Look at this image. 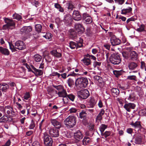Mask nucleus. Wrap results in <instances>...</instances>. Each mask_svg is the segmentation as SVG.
<instances>
[{
    "label": "nucleus",
    "mask_w": 146,
    "mask_h": 146,
    "mask_svg": "<svg viewBox=\"0 0 146 146\" xmlns=\"http://www.w3.org/2000/svg\"><path fill=\"white\" fill-rule=\"evenodd\" d=\"M2 111L5 114L6 117H14L16 115V113L15 111L13 108L10 106H5L3 107Z\"/></svg>",
    "instance_id": "1"
},
{
    "label": "nucleus",
    "mask_w": 146,
    "mask_h": 146,
    "mask_svg": "<svg viewBox=\"0 0 146 146\" xmlns=\"http://www.w3.org/2000/svg\"><path fill=\"white\" fill-rule=\"evenodd\" d=\"M88 83L87 78L83 77L78 78L75 82L76 86L80 88L86 87Z\"/></svg>",
    "instance_id": "2"
},
{
    "label": "nucleus",
    "mask_w": 146,
    "mask_h": 146,
    "mask_svg": "<svg viewBox=\"0 0 146 146\" xmlns=\"http://www.w3.org/2000/svg\"><path fill=\"white\" fill-rule=\"evenodd\" d=\"M64 123L66 127L71 128L74 127L76 124L75 118L74 116H69L64 120Z\"/></svg>",
    "instance_id": "3"
},
{
    "label": "nucleus",
    "mask_w": 146,
    "mask_h": 146,
    "mask_svg": "<svg viewBox=\"0 0 146 146\" xmlns=\"http://www.w3.org/2000/svg\"><path fill=\"white\" fill-rule=\"evenodd\" d=\"M4 21L6 23L3 26L4 29H13L15 27V23L12 19L5 18Z\"/></svg>",
    "instance_id": "4"
},
{
    "label": "nucleus",
    "mask_w": 146,
    "mask_h": 146,
    "mask_svg": "<svg viewBox=\"0 0 146 146\" xmlns=\"http://www.w3.org/2000/svg\"><path fill=\"white\" fill-rule=\"evenodd\" d=\"M110 60L111 63L114 64H118L121 62L120 56L117 54H113L110 56Z\"/></svg>",
    "instance_id": "5"
},
{
    "label": "nucleus",
    "mask_w": 146,
    "mask_h": 146,
    "mask_svg": "<svg viewBox=\"0 0 146 146\" xmlns=\"http://www.w3.org/2000/svg\"><path fill=\"white\" fill-rule=\"evenodd\" d=\"M44 144L47 146H52V144L53 141L52 139L47 134L45 133H44L43 136Z\"/></svg>",
    "instance_id": "6"
},
{
    "label": "nucleus",
    "mask_w": 146,
    "mask_h": 146,
    "mask_svg": "<svg viewBox=\"0 0 146 146\" xmlns=\"http://www.w3.org/2000/svg\"><path fill=\"white\" fill-rule=\"evenodd\" d=\"M49 133L52 137H56L59 136V130L58 129L54 127H48Z\"/></svg>",
    "instance_id": "7"
},
{
    "label": "nucleus",
    "mask_w": 146,
    "mask_h": 146,
    "mask_svg": "<svg viewBox=\"0 0 146 146\" xmlns=\"http://www.w3.org/2000/svg\"><path fill=\"white\" fill-rule=\"evenodd\" d=\"M89 95L88 91L85 89L79 91L78 92V97L83 99H86L87 98Z\"/></svg>",
    "instance_id": "8"
},
{
    "label": "nucleus",
    "mask_w": 146,
    "mask_h": 146,
    "mask_svg": "<svg viewBox=\"0 0 146 146\" xmlns=\"http://www.w3.org/2000/svg\"><path fill=\"white\" fill-rule=\"evenodd\" d=\"M15 48L19 50H22L26 48V45L23 41L21 40L17 41L15 43Z\"/></svg>",
    "instance_id": "9"
},
{
    "label": "nucleus",
    "mask_w": 146,
    "mask_h": 146,
    "mask_svg": "<svg viewBox=\"0 0 146 146\" xmlns=\"http://www.w3.org/2000/svg\"><path fill=\"white\" fill-rule=\"evenodd\" d=\"M82 18L83 20L88 24L90 23L92 21V19L90 15L86 13H83Z\"/></svg>",
    "instance_id": "10"
},
{
    "label": "nucleus",
    "mask_w": 146,
    "mask_h": 146,
    "mask_svg": "<svg viewBox=\"0 0 146 146\" xmlns=\"http://www.w3.org/2000/svg\"><path fill=\"white\" fill-rule=\"evenodd\" d=\"M136 105L133 103H128L125 104L124 106V108L128 112H130L131 109H134L136 107Z\"/></svg>",
    "instance_id": "11"
},
{
    "label": "nucleus",
    "mask_w": 146,
    "mask_h": 146,
    "mask_svg": "<svg viewBox=\"0 0 146 146\" xmlns=\"http://www.w3.org/2000/svg\"><path fill=\"white\" fill-rule=\"evenodd\" d=\"M56 93L58 94V97L63 98V100L64 101V102H65L64 101V100L66 99V98L67 93L66 90L64 89V88H63L61 91H60L57 92V91H56Z\"/></svg>",
    "instance_id": "12"
},
{
    "label": "nucleus",
    "mask_w": 146,
    "mask_h": 146,
    "mask_svg": "<svg viewBox=\"0 0 146 146\" xmlns=\"http://www.w3.org/2000/svg\"><path fill=\"white\" fill-rule=\"evenodd\" d=\"M110 41L112 45L113 46L119 44L121 42L120 40L116 38L115 35L111 37Z\"/></svg>",
    "instance_id": "13"
},
{
    "label": "nucleus",
    "mask_w": 146,
    "mask_h": 146,
    "mask_svg": "<svg viewBox=\"0 0 146 146\" xmlns=\"http://www.w3.org/2000/svg\"><path fill=\"white\" fill-rule=\"evenodd\" d=\"M72 17L73 19L76 21H79L82 19L81 15L78 11H74L72 14Z\"/></svg>",
    "instance_id": "14"
},
{
    "label": "nucleus",
    "mask_w": 146,
    "mask_h": 146,
    "mask_svg": "<svg viewBox=\"0 0 146 146\" xmlns=\"http://www.w3.org/2000/svg\"><path fill=\"white\" fill-rule=\"evenodd\" d=\"M130 59L133 61L137 60L138 58V53L135 51L130 50Z\"/></svg>",
    "instance_id": "15"
},
{
    "label": "nucleus",
    "mask_w": 146,
    "mask_h": 146,
    "mask_svg": "<svg viewBox=\"0 0 146 146\" xmlns=\"http://www.w3.org/2000/svg\"><path fill=\"white\" fill-rule=\"evenodd\" d=\"M52 124L55 127V128L59 129L61 127L60 122L57 121L56 119H52L51 120Z\"/></svg>",
    "instance_id": "16"
},
{
    "label": "nucleus",
    "mask_w": 146,
    "mask_h": 146,
    "mask_svg": "<svg viewBox=\"0 0 146 146\" xmlns=\"http://www.w3.org/2000/svg\"><path fill=\"white\" fill-rule=\"evenodd\" d=\"M9 85L7 83L4 82H2L0 83V90L2 92H6L9 89Z\"/></svg>",
    "instance_id": "17"
},
{
    "label": "nucleus",
    "mask_w": 146,
    "mask_h": 146,
    "mask_svg": "<svg viewBox=\"0 0 146 146\" xmlns=\"http://www.w3.org/2000/svg\"><path fill=\"white\" fill-rule=\"evenodd\" d=\"M136 95L134 93H132L129 94V96L126 97L125 99V102H127L126 100H128L129 102H133L135 100Z\"/></svg>",
    "instance_id": "18"
},
{
    "label": "nucleus",
    "mask_w": 146,
    "mask_h": 146,
    "mask_svg": "<svg viewBox=\"0 0 146 146\" xmlns=\"http://www.w3.org/2000/svg\"><path fill=\"white\" fill-rule=\"evenodd\" d=\"M88 103V106L89 108H93L96 104V102L94 97H90Z\"/></svg>",
    "instance_id": "19"
},
{
    "label": "nucleus",
    "mask_w": 146,
    "mask_h": 146,
    "mask_svg": "<svg viewBox=\"0 0 146 146\" xmlns=\"http://www.w3.org/2000/svg\"><path fill=\"white\" fill-rule=\"evenodd\" d=\"M137 66V64L134 62H132L129 63L128 64V67L129 69L130 70H135Z\"/></svg>",
    "instance_id": "20"
},
{
    "label": "nucleus",
    "mask_w": 146,
    "mask_h": 146,
    "mask_svg": "<svg viewBox=\"0 0 146 146\" xmlns=\"http://www.w3.org/2000/svg\"><path fill=\"white\" fill-rule=\"evenodd\" d=\"M32 28L31 26H24L21 29V31L23 33H27L31 32Z\"/></svg>",
    "instance_id": "21"
},
{
    "label": "nucleus",
    "mask_w": 146,
    "mask_h": 146,
    "mask_svg": "<svg viewBox=\"0 0 146 146\" xmlns=\"http://www.w3.org/2000/svg\"><path fill=\"white\" fill-rule=\"evenodd\" d=\"M74 137L77 140L82 139L83 137V135L79 130L76 131L74 134Z\"/></svg>",
    "instance_id": "22"
},
{
    "label": "nucleus",
    "mask_w": 146,
    "mask_h": 146,
    "mask_svg": "<svg viewBox=\"0 0 146 146\" xmlns=\"http://www.w3.org/2000/svg\"><path fill=\"white\" fill-rule=\"evenodd\" d=\"M0 52L5 56H8L10 54V52L9 50L2 46H0Z\"/></svg>",
    "instance_id": "23"
},
{
    "label": "nucleus",
    "mask_w": 146,
    "mask_h": 146,
    "mask_svg": "<svg viewBox=\"0 0 146 146\" xmlns=\"http://www.w3.org/2000/svg\"><path fill=\"white\" fill-rule=\"evenodd\" d=\"M81 61L83 62L84 65L88 66L91 64L92 62L89 57H84Z\"/></svg>",
    "instance_id": "24"
},
{
    "label": "nucleus",
    "mask_w": 146,
    "mask_h": 146,
    "mask_svg": "<svg viewBox=\"0 0 146 146\" xmlns=\"http://www.w3.org/2000/svg\"><path fill=\"white\" fill-rule=\"evenodd\" d=\"M132 8L130 7H129L127 8L122 9L121 11V14L126 15L127 13H131Z\"/></svg>",
    "instance_id": "25"
},
{
    "label": "nucleus",
    "mask_w": 146,
    "mask_h": 146,
    "mask_svg": "<svg viewBox=\"0 0 146 146\" xmlns=\"http://www.w3.org/2000/svg\"><path fill=\"white\" fill-rule=\"evenodd\" d=\"M131 125L135 129H140L142 127L140 122L139 121H136L134 123L131 124Z\"/></svg>",
    "instance_id": "26"
},
{
    "label": "nucleus",
    "mask_w": 146,
    "mask_h": 146,
    "mask_svg": "<svg viewBox=\"0 0 146 146\" xmlns=\"http://www.w3.org/2000/svg\"><path fill=\"white\" fill-rule=\"evenodd\" d=\"M105 111L103 109L101 110L100 113L98 114L96 117V121H101L102 119V116L104 114Z\"/></svg>",
    "instance_id": "27"
},
{
    "label": "nucleus",
    "mask_w": 146,
    "mask_h": 146,
    "mask_svg": "<svg viewBox=\"0 0 146 146\" xmlns=\"http://www.w3.org/2000/svg\"><path fill=\"white\" fill-rule=\"evenodd\" d=\"M112 95L114 97H117L119 94V91L117 88H112L111 90Z\"/></svg>",
    "instance_id": "28"
},
{
    "label": "nucleus",
    "mask_w": 146,
    "mask_h": 146,
    "mask_svg": "<svg viewBox=\"0 0 146 146\" xmlns=\"http://www.w3.org/2000/svg\"><path fill=\"white\" fill-rule=\"evenodd\" d=\"M82 142L84 145H89L91 143V140L90 137L86 136L84 138Z\"/></svg>",
    "instance_id": "29"
},
{
    "label": "nucleus",
    "mask_w": 146,
    "mask_h": 146,
    "mask_svg": "<svg viewBox=\"0 0 146 146\" xmlns=\"http://www.w3.org/2000/svg\"><path fill=\"white\" fill-rule=\"evenodd\" d=\"M52 86L57 90V91H58V92L61 91L64 88V86L62 85H57L53 84Z\"/></svg>",
    "instance_id": "30"
},
{
    "label": "nucleus",
    "mask_w": 146,
    "mask_h": 146,
    "mask_svg": "<svg viewBox=\"0 0 146 146\" xmlns=\"http://www.w3.org/2000/svg\"><path fill=\"white\" fill-rule=\"evenodd\" d=\"M77 43V47L80 48L82 46V44L83 43V40L80 37L78 38H77L76 41Z\"/></svg>",
    "instance_id": "31"
},
{
    "label": "nucleus",
    "mask_w": 146,
    "mask_h": 146,
    "mask_svg": "<svg viewBox=\"0 0 146 146\" xmlns=\"http://www.w3.org/2000/svg\"><path fill=\"white\" fill-rule=\"evenodd\" d=\"M108 127V125L104 124H102L99 127V130L101 134Z\"/></svg>",
    "instance_id": "32"
},
{
    "label": "nucleus",
    "mask_w": 146,
    "mask_h": 146,
    "mask_svg": "<svg viewBox=\"0 0 146 146\" xmlns=\"http://www.w3.org/2000/svg\"><path fill=\"white\" fill-rule=\"evenodd\" d=\"M32 73L36 76H41L43 74V71L41 70L36 69L35 71H33Z\"/></svg>",
    "instance_id": "33"
},
{
    "label": "nucleus",
    "mask_w": 146,
    "mask_h": 146,
    "mask_svg": "<svg viewBox=\"0 0 146 146\" xmlns=\"http://www.w3.org/2000/svg\"><path fill=\"white\" fill-rule=\"evenodd\" d=\"M111 133V131H106L104 133L103 132L101 134V136H102V137L103 138H106L107 137L110 136Z\"/></svg>",
    "instance_id": "34"
},
{
    "label": "nucleus",
    "mask_w": 146,
    "mask_h": 146,
    "mask_svg": "<svg viewBox=\"0 0 146 146\" xmlns=\"http://www.w3.org/2000/svg\"><path fill=\"white\" fill-rule=\"evenodd\" d=\"M75 28L77 30H82V29H83L84 30H85V29L83 26L80 23H78L75 24Z\"/></svg>",
    "instance_id": "35"
},
{
    "label": "nucleus",
    "mask_w": 146,
    "mask_h": 146,
    "mask_svg": "<svg viewBox=\"0 0 146 146\" xmlns=\"http://www.w3.org/2000/svg\"><path fill=\"white\" fill-rule=\"evenodd\" d=\"M34 59L36 62H40L42 59V57L39 54H35L34 56Z\"/></svg>",
    "instance_id": "36"
},
{
    "label": "nucleus",
    "mask_w": 146,
    "mask_h": 146,
    "mask_svg": "<svg viewBox=\"0 0 146 146\" xmlns=\"http://www.w3.org/2000/svg\"><path fill=\"white\" fill-rule=\"evenodd\" d=\"M87 115V113L86 111L84 110L82 111L81 112H80L79 114V117L80 119H84Z\"/></svg>",
    "instance_id": "37"
},
{
    "label": "nucleus",
    "mask_w": 146,
    "mask_h": 146,
    "mask_svg": "<svg viewBox=\"0 0 146 146\" xmlns=\"http://www.w3.org/2000/svg\"><path fill=\"white\" fill-rule=\"evenodd\" d=\"M67 83L69 87H71L74 85V81L71 78H69L67 80Z\"/></svg>",
    "instance_id": "38"
},
{
    "label": "nucleus",
    "mask_w": 146,
    "mask_h": 146,
    "mask_svg": "<svg viewBox=\"0 0 146 146\" xmlns=\"http://www.w3.org/2000/svg\"><path fill=\"white\" fill-rule=\"evenodd\" d=\"M113 74L117 77H118L119 76L121 75L123 73L122 71L121 70H114L113 71Z\"/></svg>",
    "instance_id": "39"
},
{
    "label": "nucleus",
    "mask_w": 146,
    "mask_h": 146,
    "mask_svg": "<svg viewBox=\"0 0 146 146\" xmlns=\"http://www.w3.org/2000/svg\"><path fill=\"white\" fill-rule=\"evenodd\" d=\"M69 46L72 49H74L75 48H79L77 47V44L73 41H71L69 43Z\"/></svg>",
    "instance_id": "40"
},
{
    "label": "nucleus",
    "mask_w": 146,
    "mask_h": 146,
    "mask_svg": "<svg viewBox=\"0 0 146 146\" xmlns=\"http://www.w3.org/2000/svg\"><path fill=\"white\" fill-rule=\"evenodd\" d=\"M8 43L9 46V49L11 50V51L12 52H14L16 51L17 50L16 49V48H15V46H14L11 43L9 42Z\"/></svg>",
    "instance_id": "41"
},
{
    "label": "nucleus",
    "mask_w": 146,
    "mask_h": 146,
    "mask_svg": "<svg viewBox=\"0 0 146 146\" xmlns=\"http://www.w3.org/2000/svg\"><path fill=\"white\" fill-rule=\"evenodd\" d=\"M35 30L38 33L41 32L42 28V26L40 25L37 24L35 25Z\"/></svg>",
    "instance_id": "42"
},
{
    "label": "nucleus",
    "mask_w": 146,
    "mask_h": 146,
    "mask_svg": "<svg viewBox=\"0 0 146 146\" xmlns=\"http://www.w3.org/2000/svg\"><path fill=\"white\" fill-rule=\"evenodd\" d=\"M137 16H134L131 17L128 19L126 21V23L128 24L129 22L131 21H135V20H136L137 19Z\"/></svg>",
    "instance_id": "43"
},
{
    "label": "nucleus",
    "mask_w": 146,
    "mask_h": 146,
    "mask_svg": "<svg viewBox=\"0 0 146 146\" xmlns=\"http://www.w3.org/2000/svg\"><path fill=\"white\" fill-rule=\"evenodd\" d=\"M75 97V96L72 94H70L69 95L67 94L66 98V99H67V98H69L71 101L73 102L74 100Z\"/></svg>",
    "instance_id": "44"
},
{
    "label": "nucleus",
    "mask_w": 146,
    "mask_h": 146,
    "mask_svg": "<svg viewBox=\"0 0 146 146\" xmlns=\"http://www.w3.org/2000/svg\"><path fill=\"white\" fill-rule=\"evenodd\" d=\"M13 19H15L18 20H19L22 19V17L21 15L16 13L13 14Z\"/></svg>",
    "instance_id": "45"
},
{
    "label": "nucleus",
    "mask_w": 146,
    "mask_h": 146,
    "mask_svg": "<svg viewBox=\"0 0 146 146\" xmlns=\"http://www.w3.org/2000/svg\"><path fill=\"white\" fill-rule=\"evenodd\" d=\"M101 62H97L96 60L93 62V65L94 68H95L96 67L98 68L101 66Z\"/></svg>",
    "instance_id": "46"
},
{
    "label": "nucleus",
    "mask_w": 146,
    "mask_h": 146,
    "mask_svg": "<svg viewBox=\"0 0 146 146\" xmlns=\"http://www.w3.org/2000/svg\"><path fill=\"white\" fill-rule=\"evenodd\" d=\"M127 79L128 80L132 81H136L137 78L135 76L131 75L127 76Z\"/></svg>",
    "instance_id": "47"
},
{
    "label": "nucleus",
    "mask_w": 146,
    "mask_h": 146,
    "mask_svg": "<svg viewBox=\"0 0 146 146\" xmlns=\"http://www.w3.org/2000/svg\"><path fill=\"white\" fill-rule=\"evenodd\" d=\"M35 121L32 119L31 120V122L29 125V128L30 129H34L35 127Z\"/></svg>",
    "instance_id": "48"
},
{
    "label": "nucleus",
    "mask_w": 146,
    "mask_h": 146,
    "mask_svg": "<svg viewBox=\"0 0 146 146\" xmlns=\"http://www.w3.org/2000/svg\"><path fill=\"white\" fill-rule=\"evenodd\" d=\"M86 56L87 57H89L90 59L94 61L96 60V58L93 55L88 54L86 55Z\"/></svg>",
    "instance_id": "49"
},
{
    "label": "nucleus",
    "mask_w": 146,
    "mask_h": 146,
    "mask_svg": "<svg viewBox=\"0 0 146 146\" xmlns=\"http://www.w3.org/2000/svg\"><path fill=\"white\" fill-rule=\"evenodd\" d=\"M30 97V94L29 93L26 92L24 95L23 98V100L25 101V100H27Z\"/></svg>",
    "instance_id": "50"
},
{
    "label": "nucleus",
    "mask_w": 146,
    "mask_h": 146,
    "mask_svg": "<svg viewBox=\"0 0 146 146\" xmlns=\"http://www.w3.org/2000/svg\"><path fill=\"white\" fill-rule=\"evenodd\" d=\"M122 54L123 57L126 59H128L129 58V55L128 52L124 51L122 52Z\"/></svg>",
    "instance_id": "51"
},
{
    "label": "nucleus",
    "mask_w": 146,
    "mask_h": 146,
    "mask_svg": "<svg viewBox=\"0 0 146 146\" xmlns=\"http://www.w3.org/2000/svg\"><path fill=\"white\" fill-rule=\"evenodd\" d=\"M70 34L72 36V37L73 38H75V37L76 36V33L73 30H70Z\"/></svg>",
    "instance_id": "52"
},
{
    "label": "nucleus",
    "mask_w": 146,
    "mask_h": 146,
    "mask_svg": "<svg viewBox=\"0 0 146 146\" xmlns=\"http://www.w3.org/2000/svg\"><path fill=\"white\" fill-rule=\"evenodd\" d=\"M145 26L143 24L141 25L139 28H138L137 30L138 32H142L144 30Z\"/></svg>",
    "instance_id": "53"
},
{
    "label": "nucleus",
    "mask_w": 146,
    "mask_h": 146,
    "mask_svg": "<svg viewBox=\"0 0 146 146\" xmlns=\"http://www.w3.org/2000/svg\"><path fill=\"white\" fill-rule=\"evenodd\" d=\"M94 125L92 123H91L88 126V128L90 131H94Z\"/></svg>",
    "instance_id": "54"
},
{
    "label": "nucleus",
    "mask_w": 146,
    "mask_h": 146,
    "mask_svg": "<svg viewBox=\"0 0 146 146\" xmlns=\"http://www.w3.org/2000/svg\"><path fill=\"white\" fill-rule=\"evenodd\" d=\"M146 64L144 61H141V68L143 70L145 69L146 71Z\"/></svg>",
    "instance_id": "55"
},
{
    "label": "nucleus",
    "mask_w": 146,
    "mask_h": 146,
    "mask_svg": "<svg viewBox=\"0 0 146 146\" xmlns=\"http://www.w3.org/2000/svg\"><path fill=\"white\" fill-rule=\"evenodd\" d=\"M117 103H119L122 106L124 103V101L121 98H118L117 99Z\"/></svg>",
    "instance_id": "56"
},
{
    "label": "nucleus",
    "mask_w": 146,
    "mask_h": 146,
    "mask_svg": "<svg viewBox=\"0 0 146 146\" xmlns=\"http://www.w3.org/2000/svg\"><path fill=\"white\" fill-rule=\"evenodd\" d=\"M115 3L119 5H122L124 2V0H114Z\"/></svg>",
    "instance_id": "57"
},
{
    "label": "nucleus",
    "mask_w": 146,
    "mask_h": 146,
    "mask_svg": "<svg viewBox=\"0 0 146 146\" xmlns=\"http://www.w3.org/2000/svg\"><path fill=\"white\" fill-rule=\"evenodd\" d=\"M70 19H71V18L69 17V16L65 15L64 16V22L68 23L69 22V20Z\"/></svg>",
    "instance_id": "58"
},
{
    "label": "nucleus",
    "mask_w": 146,
    "mask_h": 146,
    "mask_svg": "<svg viewBox=\"0 0 146 146\" xmlns=\"http://www.w3.org/2000/svg\"><path fill=\"white\" fill-rule=\"evenodd\" d=\"M67 6H68V9H70L72 10L74 8V5L71 3H67Z\"/></svg>",
    "instance_id": "59"
},
{
    "label": "nucleus",
    "mask_w": 146,
    "mask_h": 146,
    "mask_svg": "<svg viewBox=\"0 0 146 146\" xmlns=\"http://www.w3.org/2000/svg\"><path fill=\"white\" fill-rule=\"evenodd\" d=\"M52 76H57L59 78L60 76V74L57 72H53L52 73Z\"/></svg>",
    "instance_id": "60"
},
{
    "label": "nucleus",
    "mask_w": 146,
    "mask_h": 146,
    "mask_svg": "<svg viewBox=\"0 0 146 146\" xmlns=\"http://www.w3.org/2000/svg\"><path fill=\"white\" fill-rule=\"evenodd\" d=\"M69 111L70 113H75L77 111V110L74 108H72L69 110Z\"/></svg>",
    "instance_id": "61"
},
{
    "label": "nucleus",
    "mask_w": 146,
    "mask_h": 146,
    "mask_svg": "<svg viewBox=\"0 0 146 146\" xmlns=\"http://www.w3.org/2000/svg\"><path fill=\"white\" fill-rule=\"evenodd\" d=\"M11 143L10 140H8L5 144L1 146H9Z\"/></svg>",
    "instance_id": "62"
},
{
    "label": "nucleus",
    "mask_w": 146,
    "mask_h": 146,
    "mask_svg": "<svg viewBox=\"0 0 146 146\" xmlns=\"http://www.w3.org/2000/svg\"><path fill=\"white\" fill-rule=\"evenodd\" d=\"M32 146H40V145L38 141H35L33 143Z\"/></svg>",
    "instance_id": "63"
},
{
    "label": "nucleus",
    "mask_w": 146,
    "mask_h": 146,
    "mask_svg": "<svg viewBox=\"0 0 146 146\" xmlns=\"http://www.w3.org/2000/svg\"><path fill=\"white\" fill-rule=\"evenodd\" d=\"M126 131L128 133L131 134L133 131V129L131 128H128L127 129Z\"/></svg>",
    "instance_id": "64"
}]
</instances>
